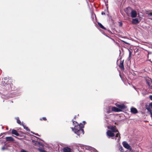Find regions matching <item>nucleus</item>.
<instances>
[{
  "mask_svg": "<svg viewBox=\"0 0 152 152\" xmlns=\"http://www.w3.org/2000/svg\"><path fill=\"white\" fill-rule=\"evenodd\" d=\"M73 125L75 126L74 128H72V130L74 133L79 136H81L84 133V132L83 129L84 127V125L86 123L85 121H83V124L80 123V124H77L76 121L72 120Z\"/></svg>",
  "mask_w": 152,
  "mask_h": 152,
  "instance_id": "nucleus-1",
  "label": "nucleus"
},
{
  "mask_svg": "<svg viewBox=\"0 0 152 152\" xmlns=\"http://www.w3.org/2000/svg\"><path fill=\"white\" fill-rule=\"evenodd\" d=\"M107 135L109 137H112V139H113L115 138V140H117L118 142L119 141L120 139V137L119 134V133L118 132L116 134V135L115 137L114 136V134L110 130H108L107 132Z\"/></svg>",
  "mask_w": 152,
  "mask_h": 152,
  "instance_id": "nucleus-2",
  "label": "nucleus"
},
{
  "mask_svg": "<svg viewBox=\"0 0 152 152\" xmlns=\"http://www.w3.org/2000/svg\"><path fill=\"white\" fill-rule=\"evenodd\" d=\"M79 145L80 147L83 148V149L84 150H89L91 151H93L94 152H97V151L96 149L90 146L80 145Z\"/></svg>",
  "mask_w": 152,
  "mask_h": 152,
  "instance_id": "nucleus-3",
  "label": "nucleus"
},
{
  "mask_svg": "<svg viewBox=\"0 0 152 152\" xmlns=\"http://www.w3.org/2000/svg\"><path fill=\"white\" fill-rule=\"evenodd\" d=\"M146 83L148 85V88L150 89L151 88V85H152V81L151 78H148L146 79Z\"/></svg>",
  "mask_w": 152,
  "mask_h": 152,
  "instance_id": "nucleus-4",
  "label": "nucleus"
},
{
  "mask_svg": "<svg viewBox=\"0 0 152 152\" xmlns=\"http://www.w3.org/2000/svg\"><path fill=\"white\" fill-rule=\"evenodd\" d=\"M130 15L132 18H135L137 16V12L136 11L132 9Z\"/></svg>",
  "mask_w": 152,
  "mask_h": 152,
  "instance_id": "nucleus-5",
  "label": "nucleus"
},
{
  "mask_svg": "<svg viewBox=\"0 0 152 152\" xmlns=\"http://www.w3.org/2000/svg\"><path fill=\"white\" fill-rule=\"evenodd\" d=\"M123 145L124 147L128 150H131V147L125 141L123 142Z\"/></svg>",
  "mask_w": 152,
  "mask_h": 152,
  "instance_id": "nucleus-6",
  "label": "nucleus"
},
{
  "mask_svg": "<svg viewBox=\"0 0 152 152\" xmlns=\"http://www.w3.org/2000/svg\"><path fill=\"white\" fill-rule=\"evenodd\" d=\"M115 105L119 108V109H120L121 110L124 109L126 107L125 105L123 104H121L120 103H117L115 104Z\"/></svg>",
  "mask_w": 152,
  "mask_h": 152,
  "instance_id": "nucleus-7",
  "label": "nucleus"
},
{
  "mask_svg": "<svg viewBox=\"0 0 152 152\" xmlns=\"http://www.w3.org/2000/svg\"><path fill=\"white\" fill-rule=\"evenodd\" d=\"M132 9V8H131L130 7H129L127 8L125 10V12L129 16V15H130Z\"/></svg>",
  "mask_w": 152,
  "mask_h": 152,
  "instance_id": "nucleus-8",
  "label": "nucleus"
},
{
  "mask_svg": "<svg viewBox=\"0 0 152 152\" xmlns=\"http://www.w3.org/2000/svg\"><path fill=\"white\" fill-rule=\"evenodd\" d=\"M109 129H110L111 130H112V132H114L116 133L117 132H118L117 130L116 129L115 126H110V128H108Z\"/></svg>",
  "mask_w": 152,
  "mask_h": 152,
  "instance_id": "nucleus-9",
  "label": "nucleus"
},
{
  "mask_svg": "<svg viewBox=\"0 0 152 152\" xmlns=\"http://www.w3.org/2000/svg\"><path fill=\"white\" fill-rule=\"evenodd\" d=\"M140 21L137 18L133 19L132 21V23L133 24H137L139 23Z\"/></svg>",
  "mask_w": 152,
  "mask_h": 152,
  "instance_id": "nucleus-10",
  "label": "nucleus"
},
{
  "mask_svg": "<svg viewBox=\"0 0 152 152\" xmlns=\"http://www.w3.org/2000/svg\"><path fill=\"white\" fill-rule=\"evenodd\" d=\"M131 112L133 114H136L138 112L137 109L133 107H132L131 109Z\"/></svg>",
  "mask_w": 152,
  "mask_h": 152,
  "instance_id": "nucleus-11",
  "label": "nucleus"
},
{
  "mask_svg": "<svg viewBox=\"0 0 152 152\" xmlns=\"http://www.w3.org/2000/svg\"><path fill=\"white\" fill-rule=\"evenodd\" d=\"M5 138L7 141H13L14 140L13 138L12 137H6Z\"/></svg>",
  "mask_w": 152,
  "mask_h": 152,
  "instance_id": "nucleus-12",
  "label": "nucleus"
},
{
  "mask_svg": "<svg viewBox=\"0 0 152 152\" xmlns=\"http://www.w3.org/2000/svg\"><path fill=\"white\" fill-rule=\"evenodd\" d=\"M64 152H70L71 149L68 147L64 148L63 149Z\"/></svg>",
  "mask_w": 152,
  "mask_h": 152,
  "instance_id": "nucleus-13",
  "label": "nucleus"
},
{
  "mask_svg": "<svg viewBox=\"0 0 152 152\" xmlns=\"http://www.w3.org/2000/svg\"><path fill=\"white\" fill-rule=\"evenodd\" d=\"M112 110L113 111L117 112L120 111L121 110L120 109H119V108L115 107H112Z\"/></svg>",
  "mask_w": 152,
  "mask_h": 152,
  "instance_id": "nucleus-14",
  "label": "nucleus"
},
{
  "mask_svg": "<svg viewBox=\"0 0 152 152\" xmlns=\"http://www.w3.org/2000/svg\"><path fill=\"white\" fill-rule=\"evenodd\" d=\"M12 133L17 136H18L19 135V134L18 132L15 129L12 130Z\"/></svg>",
  "mask_w": 152,
  "mask_h": 152,
  "instance_id": "nucleus-15",
  "label": "nucleus"
},
{
  "mask_svg": "<svg viewBox=\"0 0 152 152\" xmlns=\"http://www.w3.org/2000/svg\"><path fill=\"white\" fill-rule=\"evenodd\" d=\"M124 60L122 61H121V63L119 66V67L123 70L124 69Z\"/></svg>",
  "mask_w": 152,
  "mask_h": 152,
  "instance_id": "nucleus-16",
  "label": "nucleus"
},
{
  "mask_svg": "<svg viewBox=\"0 0 152 152\" xmlns=\"http://www.w3.org/2000/svg\"><path fill=\"white\" fill-rule=\"evenodd\" d=\"M22 125L23 126L24 129H25L26 131H30V130L28 128V127L24 125L23 123L22 124Z\"/></svg>",
  "mask_w": 152,
  "mask_h": 152,
  "instance_id": "nucleus-17",
  "label": "nucleus"
},
{
  "mask_svg": "<svg viewBox=\"0 0 152 152\" xmlns=\"http://www.w3.org/2000/svg\"><path fill=\"white\" fill-rule=\"evenodd\" d=\"M98 24L99 27L103 29H105V28L100 23L98 22Z\"/></svg>",
  "mask_w": 152,
  "mask_h": 152,
  "instance_id": "nucleus-18",
  "label": "nucleus"
},
{
  "mask_svg": "<svg viewBox=\"0 0 152 152\" xmlns=\"http://www.w3.org/2000/svg\"><path fill=\"white\" fill-rule=\"evenodd\" d=\"M152 16V12H150L148 14V17L152 20V18H151L150 17Z\"/></svg>",
  "mask_w": 152,
  "mask_h": 152,
  "instance_id": "nucleus-19",
  "label": "nucleus"
},
{
  "mask_svg": "<svg viewBox=\"0 0 152 152\" xmlns=\"http://www.w3.org/2000/svg\"><path fill=\"white\" fill-rule=\"evenodd\" d=\"M147 110H148V113H149L152 112V110L150 108H147Z\"/></svg>",
  "mask_w": 152,
  "mask_h": 152,
  "instance_id": "nucleus-20",
  "label": "nucleus"
},
{
  "mask_svg": "<svg viewBox=\"0 0 152 152\" xmlns=\"http://www.w3.org/2000/svg\"><path fill=\"white\" fill-rule=\"evenodd\" d=\"M39 150L40 152H47L46 151H45V150L42 148L39 149Z\"/></svg>",
  "mask_w": 152,
  "mask_h": 152,
  "instance_id": "nucleus-21",
  "label": "nucleus"
},
{
  "mask_svg": "<svg viewBox=\"0 0 152 152\" xmlns=\"http://www.w3.org/2000/svg\"><path fill=\"white\" fill-rule=\"evenodd\" d=\"M17 122L18 124H19L20 125H22V124L20 121L19 120V119L17 120Z\"/></svg>",
  "mask_w": 152,
  "mask_h": 152,
  "instance_id": "nucleus-22",
  "label": "nucleus"
},
{
  "mask_svg": "<svg viewBox=\"0 0 152 152\" xmlns=\"http://www.w3.org/2000/svg\"><path fill=\"white\" fill-rule=\"evenodd\" d=\"M42 119H43V120H44V121H46L47 120L46 118L45 117H43L42 118H40V120L42 121Z\"/></svg>",
  "mask_w": 152,
  "mask_h": 152,
  "instance_id": "nucleus-23",
  "label": "nucleus"
},
{
  "mask_svg": "<svg viewBox=\"0 0 152 152\" xmlns=\"http://www.w3.org/2000/svg\"><path fill=\"white\" fill-rule=\"evenodd\" d=\"M7 148L5 146H3V147L2 148H1V149L3 151H4V150H6V149H7Z\"/></svg>",
  "mask_w": 152,
  "mask_h": 152,
  "instance_id": "nucleus-24",
  "label": "nucleus"
},
{
  "mask_svg": "<svg viewBox=\"0 0 152 152\" xmlns=\"http://www.w3.org/2000/svg\"><path fill=\"white\" fill-rule=\"evenodd\" d=\"M21 152H28L27 151H26L23 149H22L21 150Z\"/></svg>",
  "mask_w": 152,
  "mask_h": 152,
  "instance_id": "nucleus-25",
  "label": "nucleus"
},
{
  "mask_svg": "<svg viewBox=\"0 0 152 152\" xmlns=\"http://www.w3.org/2000/svg\"><path fill=\"white\" fill-rule=\"evenodd\" d=\"M129 59H130L131 57V53L129 50Z\"/></svg>",
  "mask_w": 152,
  "mask_h": 152,
  "instance_id": "nucleus-26",
  "label": "nucleus"
},
{
  "mask_svg": "<svg viewBox=\"0 0 152 152\" xmlns=\"http://www.w3.org/2000/svg\"><path fill=\"white\" fill-rule=\"evenodd\" d=\"M149 98L151 100H152V95H149Z\"/></svg>",
  "mask_w": 152,
  "mask_h": 152,
  "instance_id": "nucleus-27",
  "label": "nucleus"
},
{
  "mask_svg": "<svg viewBox=\"0 0 152 152\" xmlns=\"http://www.w3.org/2000/svg\"><path fill=\"white\" fill-rule=\"evenodd\" d=\"M149 106L152 108V102L149 104Z\"/></svg>",
  "mask_w": 152,
  "mask_h": 152,
  "instance_id": "nucleus-28",
  "label": "nucleus"
},
{
  "mask_svg": "<svg viewBox=\"0 0 152 152\" xmlns=\"http://www.w3.org/2000/svg\"><path fill=\"white\" fill-rule=\"evenodd\" d=\"M101 14H102V15H105V12H101Z\"/></svg>",
  "mask_w": 152,
  "mask_h": 152,
  "instance_id": "nucleus-29",
  "label": "nucleus"
},
{
  "mask_svg": "<svg viewBox=\"0 0 152 152\" xmlns=\"http://www.w3.org/2000/svg\"><path fill=\"white\" fill-rule=\"evenodd\" d=\"M31 132V133H32L33 134H35L36 135H38V134H35V133H34V132H32V131Z\"/></svg>",
  "mask_w": 152,
  "mask_h": 152,
  "instance_id": "nucleus-30",
  "label": "nucleus"
},
{
  "mask_svg": "<svg viewBox=\"0 0 152 152\" xmlns=\"http://www.w3.org/2000/svg\"><path fill=\"white\" fill-rule=\"evenodd\" d=\"M150 114L151 117L152 118V112Z\"/></svg>",
  "mask_w": 152,
  "mask_h": 152,
  "instance_id": "nucleus-31",
  "label": "nucleus"
},
{
  "mask_svg": "<svg viewBox=\"0 0 152 152\" xmlns=\"http://www.w3.org/2000/svg\"><path fill=\"white\" fill-rule=\"evenodd\" d=\"M10 86V85H9V84H7V85H6V86H7V87H9Z\"/></svg>",
  "mask_w": 152,
  "mask_h": 152,
  "instance_id": "nucleus-32",
  "label": "nucleus"
},
{
  "mask_svg": "<svg viewBox=\"0 0 152 152\" xmlns=\"http://www.w3.org/2000/svg\"><path fill=\"white\" fill-rule=\"evenodd\" d=\"M4 79L5 80H7V77H5V78H4Z\"/></svg>",
  "mask_w": 152,
  "mask_h": 152,
  "instance_id": "nucleus-33",
  "label": "nucleus"
},
{
  "mask_svg": "<svg viewBox=\"0 0 152 152\" xmlns=\"http://www.w3.org/2000/svg\"><path fill=\"white\" fill-rule=\"evenodd\" d=\"M16 119L17 120H17L19 119V118L18 117H17L16 118Z\"/></svg>",
  "mask_w": 152,
  "mask_h": 152,
  "instance_id": "nucleus-34",
  "label": "nucleus"
},
{
  "mask_svg": "<svg viewBox=\"0 0 152 152\" xmlns=\"http://www.w3.org/2000/svg\"><path fill=\"white\" fill-rule=\"evenodd\" d=\"M148 54H151V53L150 52H148Z\"/></svg>",
  "mask_w": 152,
  "mask_h": 152,
  "instance_id": "nucleus-35",
  "label": "nucleus"
}]
</instances>
